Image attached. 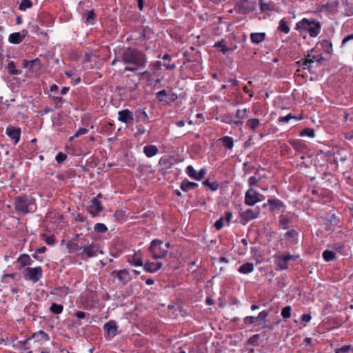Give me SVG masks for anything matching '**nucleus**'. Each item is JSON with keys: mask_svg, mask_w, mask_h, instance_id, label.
I'll return each instance as SVG.
<instances>
[{"mask_svg": "<svg viewBox=\"0 0 353 353\" xmlns=\"http://www.w3.org/2000/svg\"><path fill=\"white\" fill-rule=\"evenodd\" d=\"M120 59L125 65L134 66L125 67L124 69L125 72H135L137 70V68H145L148 62L145 52L138 48L132 47L123 48L120 53Z\"/></svg>", "mask_w": 353, "mask_h": 353, "instance_id": "nucleus-1", "label": "nucleus"}, {"mask_svg": "<svg viewBox=\"0 0 353 353\" xmlns=\"http://www.w3.org/2000/svg\"><path fill=\"white\" fill-rule=\"evenodd\" d=\"M50 340L49 335L43 330H39L32 334L24 341L18 342V347L21 350H28V353H33L31 349H37L38 345H41Z\"/></svg>", "mask_w": 353, "mask_h": 353, "instance_id": "nucleus-2", "label": "nucleus"}, {"mask_svg": "<svg viewBox=\"0 0 353 353\" xmlns=\"http://www.w3.org/2000/svg\"><path fill=\"white\" fill-rule=\"evenodd\" d=\"M14 207L16 212L23 214L33 213L37 209L36 199L33 196L27 194L15 196Z\"/></svg>", "mask_w": 353, "mask_h": 353, "instance_id": "nucleus-3", "label": "nucleus"}, {"mask_svg": "<svg viewBox=\"0 0 353 353\" xmlns=\"http://www.w3.org/2000/svg\"><path fill=\"white\" fill-rule=\"evenodd\" d=\"M321 23L314 18H303L296 23L295 30L300 34L307 32L310 37H316L321 30Z\"/></svg>", "mask_w": 353, "mask_h": 353, "instance_id": "nucleus-4", "label": "nucleus"}, {"mask_svg": "<svg viewBox=\"0 0 353 353\" xmlns=\"http://www.w3.org/2000/svg\"><path fill=\"white\" fill-rule=\"evenodd\" d=\"M163 241L159 239H154L152 241L148 251L154 259L165 258L168 253L167 249H163L161 245Z\"/></svg>", "mask_w": 353, "mask_h": 353, "instance_id": "nucleus-5", "label": "nucleus"}, {"mask_svg": "<svg viewBox=\"0 0 353 353\" xmlns=\"http://www.w3.org/2000/svg\"><path fill=\"white\" fill-rule=\"evenodd\" d=\"M23 276L26 280H29L33 283L38 282L43 276V270L41 266L35 268L27 267L23 270Z\"/></svg>", "mask_w": 353, "mask_h": 353, "instance_id": "nucleus-6", "label": "nucleus"}, {"mask_svg": "<svg viewBox=\"0 0 353 353\" xmlns=\"http://www.w3.org/2000/svg\"><path fill=\"white\" fill-rule=\"evenodd\" d=\"M255 2L252 3L248 0H241L234 5V10L237 13L246 14L252 12L255 10Z\"/></svg>", "mask_w": 353, "mask_h": 353, "instance_id": "nucleus-7", "label": "nucleus"}, {"mask_svg": "<svg viewBox=\"0 0 353 353\" xmlns=\"http://www.w3.org/2000/svg\"><path fill=\"white\" fill-rule=\"evenodd\" d=\"M80 252H77V255L81 256L82 259L94 257L97 255V245L92 242L89 245L81 246Z\"/></svg>", "mask_w": 353, "mask_h": 353, "instance_id": "nucleus-8", "label": "nucleus"}, {"mask_svg": "<svg viewBox=\"0 0 353 353\" xmlns=\"http://www.w3.org/2000/svg\"><path fill=\"white\" fill-rule=\"evenodd\" d=\"M313 51L314 48L308 52L307 59H301L299 62H297V63L300 64L301 62H302V65L304 66L303 68H307L308 70H311L312 63H314V61H316L319 63H321L325 60L324 57H323L322 54L312 55L311 54Z\"/></svg>", "mask_w": 353, "mask_h": 353, "instance_id": "nucleus-9", "label": "nucleus"}, {"mask_svg": "<svg viewBox=\"0 0 353 353\" xmlns=\"http://www.w3.org/2000/svg\"><path fill=\"white\" fill-rule=\"evenodd\" d=\"M261 214V210L259 207L255 209H247L244 212L239 213L241 219V223L245 224L251 220L257 219Z\"/></svg>", "mask_w": 353, "mask_h": 353, "instance_id": "nucleus-10", "label": "nucleus"}, {"mask_svg": "<svg viewBox=\"0 0 353 353\" xmlns=\"http://www.w3.org/2000/svg\"><path fill=\"white\" fill-rule=\"evenodd\" d=\"M112 276L117 278L121 283L126 285L132 280V276L128 270L123 269L120 270H114L112 274Z\"/></svg>", "mask_w": 353, "mask_h": 353, "instance_id": "nucleus-11", "label": "nucleus"}, {"mask_svg": "<svg viewBox=\"0 0 353 353\" xmlns=\"http://www.w3.org/2000/svg\"><path fill=\"white\" fill-rule=\"evenodd\" d=\"M117 330L118 326L116 321L114 320L109 321L103 325V330L105 332V338H112L116 336L118 333Z\"/></svg>", "mask_w": 353, "mask_h": 353, "instance_id": "nucleus-12", "label": "nucleus"}, {"mask_svg": "<svg viewBox=\"0 0 353 353\" xmlns=\"http://www.w3.org/2000/svg\"><path fill=\"white\" fill-rule=\"evenodd\" d=\"M21 128L9 125L6 130V134L12 140L14 144L19 143L21 137Z\"/></svg>", "mask_w": 353, "mask_h": 353, "instance_id": "nucleus-13", "label": "nucleus"}, {"mask_svg": "<svg viewBox=\"0 0 353 353\" xmlns=\"http://www.w3.org/2000/svg\"><path fill=\"white\" fill-rule=\"evenodd\" d=\"M257 196L256 190L252 188L248 189L245 194L244 203L249 206H253L254 204L259 202Z\"/></svg>", "mask_w": 353, "mask_h": 353, "instance_id": "nucleus-14", "label": "nucleus"}, {"mask_svg": "<svg viewBox=\"0 0 353 353\" xmlns=\"http://www.w3.org/2000/svg\"><path fill=\"white\" fill-rule=\"evenodd\" d=\"M161 66H164L168 70H174L176 69V64L174 63H162L160 61H156L152 62L149 65V68L150 70H153L154 72L159 71L161 69Z\"/></svg>", "mask_w": 353, "mask_h": 353, "instance_id": "nucleus-15", "label": "nucleus"}, {"mask_svg": "<svg viewBox=\"0 0 353 353\" xmlns=\"http://www.w3.org/2000/svg\"><path fill=\"white\" fill-rule=\"evenodd\" d=\"M186 173L190 178L201 181L204 178L206 171L204 168H202L197 172L192 165H188L186 168Z\"/></svg>", "mask_w": 353, "mask_h": 353, "instance_id": "nucleus-16", "label": "nucleus"}, {"mask_svg": "<svg viewBox=\"0 0 353 353\" xmlns=\"http://www.w3.org/2000/svg\"><path fill=\"white\" fill-rule=\"evenodd\" d=\"M269 206V211L274 212L276 210H279L281 208L285 207L283 202L278 199H269L267 203L263 205V208Z\"/></svg>", "mask_w": 353, "mask_h": 353, "instance_id": "nucleus-17", "label": "nucleus"}, {"mask_svg": "<svg viewBox=\"0 0 353 353\" xmlns=\"http://www.w3.org/2000/svg\"><path fill=\"white\" fill-rule=\"evenodd\" d=\"M118 116L119 121L127 124L131 123L134 119L132 112L128 109L119 111Z\"/></svg>", "mask_w": 353, "mask_h": 353, "instance_id": "nucleus-18", "label": "nucleus"}, {"mask_svg": "<svg viewBox=\"0 0 353 353\" xmlns=\"http://www.w3.org/2000/svg\"><path fill=\"white\" fill-rule=\"evenodd\" d=\"M128 262L133 266H143V254L141 251L135 252L132 255L128 256Z\"/></svg>", "mask_w": 353, "mask_h": 353, "instance_id": "nucleus-19", "label": "nucleus"}, {"mask_svg": "<svg viewBox=\"0 0 353 353\" xmlns=\"http://www.w3.org/2000/svg\"><path fill=\"white\" fill-rule=\"evenodd\" d=\"M28 36V31L23 30L21 32H14L10 34L8 41L12 44H19Z\"/></svg>", "mask_w": 353, "mask_h": 353, "instance_id": "nucleus-20", "label": "nucleus"}, {"mask_svg": "<svg viewBox=\"0 0 353 353\" xmlns=\"http://www.w3.org/2000/svg\"><path fill=\"white\" fill-rule=\"evenodd\" d=\"M143 269L145 272L150 273L157 272L162 268L161 262H150V261H147L143 263Z\"/></svg>", "mask_w": 353, "mask_h": 353, "instance_id": "nucleus-21", "label": "nucleus"}, {"mask_svg": "<svg viewBox=\"0 0 353 353\" xmlns=\"http://www.w3.org/2000/svg\"><path fill=\"white\" fill-rule=\"evenodd\" d=\"M134 117L137 123H149V117L144 108H138L134 112Z\"/></svg>", "mask_w": 353, "mask_h": 353, "instance_id": "nucleus-22", "label": "nucleus"}, {"mask_svg": "<svg viewBox=\"0 0 353 353\" xmlns=\"http://www.w3.org/2000/svg\"><path fill=\"white\" fill-rule=\"evenodd\" d=\"M299 232L294 229H289L285 234V239L290 241L293 244L298 243Z\"/></svg>", "mask_w": 353, "mask_h": 353, "instance_id": "nucleus-23", "label": "nucleus"}, {"mask_svg": "<svg viewBox=\"0 0 353 353\" xmlns=\"http://www.w3.org/2000/svg\"><path fill=\"white\" fill-rule=\"evenodd\" d=\"M17 262L20 264L19 269H21L26 266L30 265L33 261L28 254H21L17 259Z\"/></svg>", "mask_w": 353, "mask_h": 353, "instance_id": "nucleus-24", "label": "nucleus"}, {"mask_svg": "<svg viewBox=\"0 0 353 353\" xmlns=\"http://www.w3.org/2000/svg\"><path fill=\"white\" fill-rule=\"evenodd\" d=\"M23 65L24 68H27L29 70H33L34 67L39 68L41 66V61L39 58L32 60L24 59L23 61Z\"/></svg>", "mask_w": 353, "mask_h": 353, "instance_id": "nucleus-25", "label": "nucleus"}, {"mask_svg": "<svg viewBox=\"0 0 353 353\" xmlns=\"http://www.w3.org/2000/svg\"><path fill=\"white\" fill-rule=\"evenodd\" d=\"M158 152L159 150L154 145H147L143 148V152L145 155L148 158H151L155 156Z\"/></svg>", "mask_w": 353, "mask_h": 353, "instance_id": "nucleus-26", "label": "nucleus"}, {"mask_svg": "<svg viewBox=\"0 0 353 353\" xmlns=\"http://www.w3.org/2000/svg\"><path fill=\"white\" fill-rule=\"evenodd\" d=\"M83 17L85 19V23L90 25H93L97 21V14L94 10L86 11Z\"/></svg>", "mask_w": 353, "mask_h": 353, "instance_id": "nucleus-27", "label": "nucleus"}, {"mask_svg": "<svg viewBox=\"0 0 353 353\" xmlns=\"http://www.w3.org/2000/svg\"><path fill=\"white\" fill-rule=\"evenodd\" d=\"M198 186V183L191 182L187 179H184L180 184V188L183 192H188L190 190H193Z\"/></svg>", "mask_w": 353, "mask_h": 353, "instance_id": "nucleus-28", "label": "nucleus"}, {"mask_svg": "<svg viewBox=\"0 0 353 353\" xmlns=\"http://www.w3.org/2000/svg\"><path fill=\"white\" fill-rule=\"evenodd\" d=\"M265 32H254L250 34V39L253 43L259 44L265 39Z\"/></svg>", "mask_w": 353, "mask_h": 353, "instance_id": "nucleus-29", "label": "nucleus"}, {"mask_svg": "<svg viewBox=\"0 0 353 353\" xmlns=\"http://www.w3.org/2000/svg\"><path fill=\"white\" fill-rule=\"evenodd\" d=\"M152 31L148 27L144 28L142 30H140L139 32V36L138 39L141 41H145L150 38V34H152Z\"/></svg>", "mask_w": 353, "mask_h": 353, "instance_id": "nucleus-30", "label": "nucleus"}, {"mask_svg": "<svg viewBox=\"0 0 353 353\" xmlns=\"http://www.w3.org/2000/svg\"><path fill=\"white\" fill-rule=\"evenodd\" d=\"M339 219L337 218L335 214H332L330 216L325 219L324 224L327 227L336 226L339 224Z\"/></svg>", "mask_w": 353, "mask_h": 353, "instance_id": "nucleus-31", "label": "nucleus"}, {"mask_svg": "<svg viewBox=\"0 0 353 353\" xmlns=\"http://www.w3.org/2000/svg\"><path fill=\"white\" fill-rule=\"evenodd\" d=\"M253 270H254L253 263H250V262H246L239 268L238 271L242 274H249V273L252 272L253 271Z\"/></svg>", "mask_w": 353, "mask_h": 353, "instance_id": "nucleus-32", "label": "nucleus"}, {"mask_svg": "<svg viewBox=\"0 0 353 353\" xmlns=\"http://www.w3.org/2000/svg\"><path fill=\"white\" fill-rule=\"evenodd\" d=\"M260 10L262 12L272 11L274 9V5L272 2L265 3L263 0H259Z\"/></svg>", "mask_w": 353, "mask_h": 353, "instance_id": "nucleus-33", "label": "nucleus"}, {"mask_svg": "<svg viewBox=\"0 0 353 353\" xmlns=\"http://www.w3.org/2000/svg\"><path fill=\"white\" fill-rule=\"evenodd\" d=\"M156 99L159 102L161 103H167V98L169 96L168 91L165 89H163L156 93Z\"/></svg>", "mask_w": 353, "mask_h": 353, "instance_id": "nucleus-34", "label": "nucleus"}, {"mask_svg": "<svg viewBox=\"0 0 353 353\" xmlns=\"http://www.w3.org/2000/svg\"><path fill=\"white\" fill-rule=\"evenodd\" d=\"M6 68L8 70V72L10 75H18L21 73V70H17L16 68V65L14 61L9 62L6 66Z\"/></svg>", "mask_w": 353, "mask_h": 353, "instance_id": "nucleus-35", "label": "nucleus"}, {"mask_svg": "<svg viewBox=\"0 0 353 353\" xmlns=\"http://www.w3.org/2000/svg\"><path fill=\"white\" fill-rule=\"evenodd\" d=\"M260 124V121L256 118H251L248 120L246 126L252 131H255Z\"/></svg>", "mask_w": 353, "mask_h": 353, "instance_id": "nucleus-36", "label": "nucleus"}, {"mask_svg": "<svg viewBox=\"0 0 353 353\" xmlns=\"http://www.w3.org/2000/svg\"><path fill=\"white\" fill-rule=\"evenodd\" d=\"M66 246L68 248L70 253L75 252L77 254V252H80L81 250L78 243L74 242L73 241H69L67 243Z\"/></svg>", "mask_w": 353, "mask_h": 353, "instance_id": "nucleus-37", "label": "nucleus"}, {"mask_svg": "<svg viewBox=\"0 0 353 353\" xmlns=\"http://www.w3.org/2000/svg\"><path fill=\"white\" fill-rule=\"evenodd\" d=\"M223 143V145L229 149V150H231L233 146H234V141H233V139L230 137H228V136H225L223 137H222L221 139H220Z\"/></svg>", "mask_w": 353, "mask_h": 353, "instance_id": "nucleus-38", "label": "nucleus"}, {"mask_svg": "<svg viewBox=\"0 0 353 353\" xmlns=\"http://www.w3.org/2000/svg\"><path fill=\"white\" fill-rule=\"evenodd\" d=\"M113 216L117 222L123 223L125 218V212L121 209L117 210L114 212Z\"/></svg>", "mask_w": 353, "mask_h": 353, "instance_id": "nucleus-39", "label": "nucleus"}, {"mask_svg": "<svg viewBox=\"0 0 353 353\" xmlns=\"http://www.w3.org/2000/svg\"><path fill=\"white\" fill-rule=\"evenodd\" d=\"M222 121L228 124H234L236 126H241L243 125L242 121H234L233 119V117L230 114H225L223 117V119Z\"/></svg>", "mask_w": 353, "mask_h": 353, "instance_id": "nucleus-40", "label": "nucleus"}, {"mask_svg": "<svg viewBox=\"0 0 353 353\" xmlns=\"http://www.w3.org/2000/svg\"><path fill=\"white\" fill-rule=\"evenodd\" d=\"M278 30L283 32L284 34H288L290 32V28L285 19L280 20Z\"/></svg>", "mask_w": 353, "mask_h": 353, "instance_id": "nucleus-41", "label": "nucleus"}, {"mask_svg": "<svg viewBox=\"0 0 353 353\" xmlns=\"http://www.w3.org/2000/svg\"><path fill=\"white\" fill-rule=\"evenodd\" d=\"M291 222L290 218L288 216H281L279 220V225L281 228L283 230H287L289 228L288 225Z\"/></svg>", "mask_w": 353, "mask_h": 353, "instance_id": "nucleus-42", "label": "nucleus"}, {"mask_svg": "<svg viewBox=\"0 0 353 353\" xmlns=\"http://www.w3.org/2000/svg\"><path fill=\"white\" fill-rule=\"evenodd\" d=\"M320 43L324 48V51L325 53L329 54H332V52H333L332 43L330 41L326 40V39L323 40L322 41L320 42Z\"/></svg>", "mask_w": 353, "mask_h": 353, "instance_id": "nucleus-43", "label": "nucleus"}, {"mask_svg": "<svg viewBox=\"0 0 353 353\" xmlns=\"http://www.w3.org/2000/svg\"><path fill=\"white\" fill-rule=\"evenodd\" d=\"M292 148L298 151H301L305 148V143L301 140H291L289 141Z\"/></svg>", "mask_w": 353, "mask_h": 353, "instance_id": "nucleus-44", "label": "nucleus"}, {"mask_svg": "<svg viewBox=\"0 0 353 353\" xmlns=\"http://www.w3.org/2000/svg\"><path fill=\"white\" fill-rule=\"evenodd\" d=\"M215 48H219L220 51L223 54H226L230 51V48L227 47L225 45V41L224 39H221V41L216 42L214 45Z\"/></svg>", "mask_w": 353, "mask_h": 353, "instance_id": "nucleus-45", "label": "nucleus"}, {"mask_svg": "<svg viewBox=\"0 0 353 353\" xmlns=\"http://www.w3.org/2000/svg\"><path fill=\"white\" fill-rule=\"evenodd\" d=\"M323 259L326 262H330L335 259L336 254L333 251L326 250L322 254Z\"/></svg>", "mask_w": 353, "mask_h": 353, "instance_id": "nucleus-46", "label": "nucleus"}, {"mask_svg": "<svg viewBox=\"0 0 353 353\" xmlns=\"http://www.w3.org/2000/svg\"><path fill=\"white\" fill-rule=\"evenodd\" d=\"M261 339V335L259 334H255L252 336L248 340L246 341V345H252L254 346H258L259 345V340Z\"/></svg>", "mask_w": 353, "mask_h": 353, "instance_id": "nucleus-47", "label": "nucleus"}, {"mask_svg": "<svg viewBox=\"0 0 353 353\" xmlns=\"http://www.w3.org/2000/svg\"><path fill=\"white\" fill-rule=\"evenodd\" d=\"M63 307L61 304H57L56 303H52L50 307V311L54 314H59L63 312Z\"/></svg>", "mask_w": 353, "mask_h": 353, "instance_id": "nucleus-48", "label": "nucleus"}, {"mask_svg": "<svg viewBox=\"0 0 353 353\" xmlns=\"http://www.w3.org/2000/svg\"><path fill=\"white\" fill-rule=\"evenodd\" d=\"M270 314V310H263L256 317V320L260 321V325L261 326L263 323H266V318Z\"/></svg>", "mask_w": 353, "mask_h": 353, "instance_id": "nucleus-49", "label": "nucleus"}, {"mask_svg": "<svg viewBox=\"0 0 353 353\" xmlns=\"http://www.w3.org/2000/svg\"><path fill=\"white\" fill-rule=\"evenodd\" d=\"M277 269L279 270H284L288 268V264L286 261H282L280 259V255L276 256Z\"/></svg>", "mask_w": 353, "mask_h": 353, "instance_id": "nucleus-50", "label": "nucleus"}, {"mask_svg": "<svg viewBox=\"0 0 353 353\" xmlns=\"http://www.w3.org/2000/svg\"><path fill=\"white\" fill-rule=\"evenodd\" d=\"M159 164L168 169L171 168L174 165L168 157H161L159 160Z\"/></svg>", "mask_w": 353, "mask_h": 353, "instance_id": "nucleus-51", "label": "nucleus"}, {"mask_svg": "<svg viewBox=\"0 0 353 353\" xmlns=\"http://www.w3.org/2000/svg\"><path fill=\"white\" fill-rule=\"evenodd\" d=\"M299 135L301 137L307 136L310 138H313L315 136L314 130L310 128H305L300 132Z\"/></svg>", "mask_w": 353, "mask_h": 353, "instance_id": "nucleus-52", "label": "nucleus"}, {"mask_svg": "<svg viewBox=\"0 0 353 353\" xmlns=\"http://www.w3.org/2000/svg\"><path fill=\"white\" fill-rule=\"evenodd\" d=\"M335 353H353V346L350 345H343L335 350Z\"/></svg>", "mask_w": 353, "mask_h": 353, "instance_id": "nucleus-53", "label": "nucleus"}, {"mask_svg": "<svg viewBox=\"0 0 353 353\" xmlns=\"http://www.w3.org/2000/svg\"><path fill=\"white\" fill-rule=\"evenodd\" d=\"M94 230L97 233L103 234L108 231V228L105 224L98 223L94 225Z\"/></svg>", "mask_w": 353, "mask_h": 353, "instance_id": "nucleus-54", "label": "nucleus"}, {"mask_svg": "<svg viewBox=\"0 0 353 353\" xmlns=\"http://www.w3.org/2000/svg\"><path fill=\"white\" fill-rule=\"evenodd\" d=\"M249 112V110L246 109V108H244L243 110H237L236 114H235V117L236 119H238L237 121H242L243 119H244L245 118V117L247 116V113Z\"/></svg>", "mask_w": 353, "mask_h": 353, "instance_id": "nucleus-55", "label": "nucleus"}, {"mask_svg": "<svg viewBox=\"0 0 353 353\" xmlns=\"http://www.w3.org/2000/svg\"><path fill=\"white\" fill-rule=\"evenodd\" d=\"M203 185L208 187L211 190L215 191L219 188V183L216 181L210 182L209 180H205L202 183Z\"/></svg>", "mask_w": 353, "mask_h": 353, "instance_id": "nucleus-56", "label": "nucleus"}, {"mask_svg": "<svg viewBox=\"0 0 353 353\" xmlns=\"http://www.w3.org/2000/svg\"><path fill=\"white\" fill-rule=\"evenodd\" d=\"M33 6L32 2L30 0H22L21 3L19 5V9L20 10L24 11L27 8H30Z\"/></svg>", "mask_w": 353, "mask_h": 353, "instance_id": "nucleus-57", "label": "nucleus"}, {"mask_svg": "<svg viewBox=\"0 0 353 353\" xmlns=\"http://www.w3.org/2000/svg\"><path fill=\"white\" fill-rule=\"evenodd\" d=\"M103 210L102 209H98L96 207H92L90 205L87 207L88 212L93 217L97 216Z\"/></svg>", "mask_w": 353, "mask_h": 353, "instance_id": "nucleus-58", "label": "nucleus"}, {"mask_svg": "<svg viewBox=\"0 0 353 353\" xmlns=\"http://www.w3.org/2000/svg\"><path fill=\"white\" fill-rule=\"evenodd\" d=\"M50 97L54 102V108L59 109L62 106L63 103V98L61 97H54L50 95Z\"/></svg>", "mask_w": 353, "mask_h": 353, "instance_id": "nucleus-59", "label": "nucleus"}, {"mask_svg": "<svg viewBox=\"0 0 353 353\" xmlns=\"http://www.w3.org/2000/svg\"><path fill=\"white\" fill-rule=\"evenodd\" d=\"M114 130V125L110 122L105 123L102 127V131L105 134H111Z\"/></svg>", "mask_w": 353, "mask_h": 353, "instance_id": "nucleus-60", "label": "nucleus"}, {"mask_svg": "<svg viewBox=\"0 0 353 353\" xmlns=\"http://www.w3.org/2000/svg\"><path fill=\"white\" fill-rule=\"evenodd\" d=\"M292 119H299L298 117H296L292 115L291 113H290L286 116L280 117L278 119V121H279V123H288Z\"/></svg>", "mask_w": 353, "mask_h": 353, "instance_id": "nucleus-61", "label": "nucleus"}, {"mask_svg": "<svg viewBox=\"0 0 353 353\" xmlns=\"http://www.w3.org/2000/svg\"><path fill=\"white\" fill-rule=\"evenodd\" d=\"M291 311H292L291 307L290 305H287L282 309L281 316L284 319H288L291 316Z\"/></svg>", "mask_w": 353, "mask_h": 353, "instance_id": "nucleus-62", "label": "nucleus"}, {"mask_svg": "<svg viewBox=\"0 0 353 353\" xmlns=\"http://www.w3.org/2000/svg\"><path fill=\"white\" fill-rule=\"evenodd\" d=\"M43 239L49 245H52L55 243V237L54 235L46 236L43 234Z\"/></svg>", "mask_w": 353, "mask_h": 353, "instance_id": "nucleus-63", "label": "nucleus"}, {"mask_svg": "<svg viewBox=\"0 0 353 353\" xmlns=\"http://www.w3.org/2000/svg\"><path fill=\"white\" fill-rule=\"evenodd\" d=\"M90 206L96 207L98 209H104L103 206L101 205V201L98 200L97 198H93L91 200V204L90 205Z\"/></svg>", "mask_w": 353, "mask_h": 353, "instance_id": "nucleus-64", "label": "nucleus"}]
</instances>
